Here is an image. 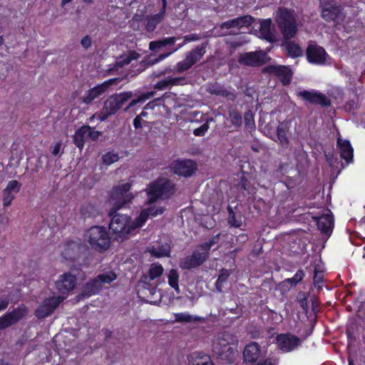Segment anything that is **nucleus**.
<instances>
[{
	"mask_svg": "<svg viewBox=\"0 0 365 365\" xmlns=\"http://www.w3.org/2000/svg\"><path fill=\"white\" fill-rule=\"evenodd\" d=\"M170 250V246L168 244H165L158 247H153L150 252L154 256L157 257H162L168 256Z\"/></svg>",
	"mask_w": 365,
	"mask_h": 365,
	"instance_id": "38",
	"label": "nucleus"
},
{
	"mask_svg": "<svg viewBox=\"0 0 365 365\" xmlns=\"http://www.w3.org/2000/svg\"><path fill=\"white\" fill-rule=\"evenodd\" d=\"M219 241V235H217L216 236L213 237L212 239H210L208 242H205L199 246L200 250L203 252H205L207 255H209V251L210 248L217 244Z\"/></svg>",
	"mask_w": 365,
	"mask_h": 365,
	"instance_id": "42",
	"label": "nucleus"
},
{
	"mask_svg": "<svg viewBox=\"0 0 365 365\" xmlns=\"http://www.w3.org/2000/svg\"><path fill=\"white\" fill-rule=\"evenodd\" d=\"M163 267L160 264H152L148 271V274L143 275L141 278V282L145 284H150V281L160 277L163 274Z\"/></svg>",
	"mask_w": 365,
	"mask_h": 365,
	"instance_id": "26",
	"label": "nucleus"
},
{
	"mask_svg": "<svg viewBox=\"0 0 365 365\" xmlns=\"http://www.w3.org/2000/svg\"><path fill=\"white\" fill-rule=\"evenodd\" d=\"M243 356L246 361H256L260 356V349L258 344L252 342L247 345L244 349Z\"/></svg>",
	"mask_w": 365,
	"mask_h": 365,
	"instance_id": "25",
	"label": "nucleus"
},
{
	"mask_svg": "<svg viewBox=\"0 0 365 365\" xmlns=\"http://www.w3.org/2000/svg\"><path fill=\"white\" fill-rule=\"evenodd\" d=\"M283 46L291 57L296 58L302 56V49L293 41H287L283 43Z\"/></svg>",
	"mask_w": 365,
	"mask_h": 365,
	"instance_id": "32",
	"label": "nucleus"
},
{
	"mask_svg": "<svg viewBox=\"0 0 365 365\" xmlns=\"http://www.w3.org/2000/svg\"><path fill=\"white\" fill-rule=\"evenodd\" d=\"M304 277V272L302 270H298L294 276L290 279H288V282L291 284H296L300 282Z\"/></svg>",
	"mask_w": 365,
	"mask_h": 365,
	"instance_id": "49",
	"label": "nucleus"
},
{
	"mask_svg": "<svg viewBox=\"0 0 365 365\" xmlns=\"http://www.w3.org/2000/svg\"><path fill=\"white\" fill-rule=\"evenodd\" d=\"M61 148V142L56 143L52 150V154L53 155H58L60 153V150Z\"/></svg>",
	"mask_w": 365,
	"mask_h": 365,
	"instance_id": "53",
	"label": "nucleus"
},
{
	"mask_svg": "<svg viewBox=\"0 0 365 365\" xmlns=\"http://www.w3.org/2000/svg\"><path fill=\"white\" fill-rule=\"evenodd\" d=\"M120 107L130 98L133 96V93L131 91L121 93L118 95L114 96Z\"/></svg>",
	"mask_w": 365,
	"mask_h": 365,
	"instance_id": "45",
	"label": "nucleus"
},
{
	"mask_svg": "<svg viewBox=\"0 0 365 365\" xmlns=\"http://www.w3.org/2000/svg\"><path fill=\"white\" fill-rule=\"evenodd\" d=\"M99 96L97 94L96 91L93 88L92 89L89 90L85 96L83 97V101L85 103H90L92 101H93L95 98H98Z\"/></svg>",
	"mask_w": 365,
	"mask_h": 365,
	"instance_id": "47",
	"label": "nucleus"
},
{
	"mask_svg": "<svg viewBox=\"0 0 365 365\" xmlns=\"http://www.w3.org/2000/svg\"><path fill=\"white\" fill-rule=\"evenodd\" d=\"M307 59L310 63L324 65L330 63V58L325 50L314 43H310L307 50Z\"/></svg>",
	"mask_w": 365,
	"mask_h": 365,
	"instance_id": "9",
	"label": "nucleus"
},
{
	"mask_svg": "<svg viewBox=\"0 0 365 365\" xmlns=\"http://www.w3.org/2000/svg\"><path fill=\"white\" fill-rule=\"evenodd\" d=\"M297 96L312 104L328 106L331 103L325 95L315 91H301L297 93Z\"/></svg>",
	"mask_w": 365,
	"mask_h": 365,
	"instance_id": "14",
	"label": "nucleus"
},
{
	"mask_svg": "<svg viewBox=\"0 0 365 365\" xmlns=\"http://www.w3.org/2000/svg\"><path fill=\"white\" fill-rule=\"evenodd\" d=\"M130 187L129 183H123L113 188L110 200L117 208L126 205L133 198L132 193L129 192Z\"/></svg>",
	"mask_w": 365,
	"mask_h": 365,
	"instance_id": "7",
	"label": "nucleus"
},
{
	"mask_svg": "<svg viewBox=\"0 0 365 365\" xmlns=\"http://www.w3.org/2000/svg\"><path fill=\"white\" fill-rule=\"evenodd\" d=\"M175 322H190L197 321V318L187 312L175 313L174 314Z\"/></svg>",
	"mask_w": 365,
	"mask_h": 365,
	"instance_id": "39",
	"label": "nucleus"
},
{
	"mask_svg": "<svg viewBox=\"0 0 365 365\" xmlns=\"http://www.w3.org/2000/svg\"><path fill=\"white\" fill-rule=\"evenodd\" d=\"M64 297L52 296L46 298L36 309V316L39 319L48 317L57 308Z\"/></svg>",
	"mask_w": 365,
	"mask_h": 365,
	"instance_id": "10",
	"label": "nucleus"
},
{
	"mask_svg": "<svg viewBox=\"0 0 365 365\" xmlns=\"http://www.w3.org/2000/svg\"><path fill=\"white\" fill-rule=\"evenodd\" d=\"M277 341L278 347L284 352L291 351L300 344V339L290 334H280Z\"/></svg>",
	"mask_w": 365,
	"mask_h": 365,
	"instance_id": "19",
	"label": "nucleus"
},
{
	"mask_svg": "<svg viewBox=\"0 0 365 365\" xmlns=\"http://www.w3.org/2000/svg\"><path fill=\"white\" fill-rule=\"evenodd\" d=\"M208 257V255L198 247L192 255L183 258L180 262V267L185 269L195 268L202 264Z\"/></svg>",
	"mask_w": 365,
	"mask_h": 365,
	"instance_id": "11",
	"label": "nucleus"
},
{
	"mask_svg": "<svg viewBox=\"0 0 365 365\" xmlns=\"http://www.w3.org/2000/svg\"><path fill=\"white\" fill-rule=\"evenodd\" d=\"M154 95H155V92L154 91H150V92H147L145 93L142 94L138 98L133 99L129 103V105L126 108V110L130 108L131 107L134 106L137 103L145 102V101H147V100L150 99V98L153 97Z\"/></svg>",
	"mask_w": 365,
	"mask_h": 365,
	"instance_id": "40",
	"label": "nucleus"
},
{
	"mask_svg": "<svg viewBox=\"0 0 365 365\" xmlns=\"http://www.w3.org/2000/svg\"><path fill=\"white\" fill-rule=\"evenodd\" d=\"M237 338L235 336L224 332L218 335L212 344L214 354L225 362H232L237 354Z\"/></svg>",
	"mask_w": 365,
	"mask_h": 365,
	"instance_id": "2",
	"label": "nucleus"
},
{
	"mask_svg": "<svg viewBox=\"0 0 365 365\" xmlns=\"http://www.w3.org/2000/svg\"><path fill=\"white\" fill-rule=\"evenodd\" d=\"M2 178H3V166L0 163V181L1 180Z\"/></svg>",
	"mask_w": 365,
	"mask_h": 365,
	"instance_id": "63",
	"label": "nucleus"
},
{
	"mask_svg": "<svg viewBox=\"0 0 365 365\" xmlns=\"http://www.w3.org/2000/svg\"><path fill=\"white\" fill-rule=\"evenodd\" d=\"M171 168L175 174L185 177L190 176L196 170L195 163L190 160L174 161Z\"/></svg>",
	"mask_w": 365,
	"mask_h": 365,
	"instance_id": "16",
	"label": "nucleus"
},
{
	"mask_svg": "<svg viewBox=\"0 0 365 365\" xmlns=\"http://www.w3.org/2000/svg\"><path fill=\"white\" fill-rule=\"evenodd\" d=\"M199 115H200V120L203 122V124L201 126L195 128L193 130V134L195 136H204L210 128L209 123L212 121L213 119L212 118H207L206 115L202 114L200 112L195 111L191 113V122L198 123V120H195V118Z\"/></svg>",
	"mask_w": 365,
	"mask_h": 365,
	"instance_id": "22",
	"label": "nucleus"
},
{
	"mask_svg": "<svg viewBox=\"0 0 365 365\" xmlns=\"http://www.w3.org/2000/svg\"><path fill=\"white\" fill-rule=\"evenodd\" d=\"M163 12H159L158 14L153 15L148 18L146 28L148 31H153L156 26L163 20L164 17Z\"/></svg>",
	"mask_w": 365,
	"mask_h": 365,
	"instance_id": "36",
	"label": "nucleus"
},
{
	"mask_svg": "<svg viewBox=\"0 0 365 365\" xmlns=\"http://www.w3.org/2000/svg\"><path fill=\"white\" fill-rule=\"evenodd\" d=\"M149 48L150 50H155L157 48H161V46L160 45L159 41H151L149 44Z\"/></svg>",
	"mask_w": 365,
	"mask_h": 365,
	"instance_id": "58",
	"label": "nucleus"
},
{
	"mask_svg": "<svg viewBox=\"0 0 365 365\" xmlns=\"http://www.w3.org/2000/svg\"><path fill=\"white\" fill-rule=\"evenodd\" d=\"M336 148L339 150L340 156L347 164L353 162L354 150L349 140L341 138L339 135L336 140Z\"/></svg>",
	"mask_w": 365,
	"mask_h": 365,
	"instance_id": "21",
	"label": "nucleus"
},
{
	"mask_svg": "<svg viewBox=\"0 0 365 365\" xmlns=\"http://www.w3.org/2000/svg\"><path fill=\"white\" fill-rule=\"evenodd\" d=\"M186 84V78L183 76L168 77L165 79L158 82L155 88L163 90L173 86H182Z\"/></svg>",
	"mask_w": 365,
	"mask_h": 365,
	"instance_id": "28",
	"label": "nucleus"
},
{
	"mask_svg": "<svg viewBox=\"0 0 365 365\" xmlns=\"http://www.w3.org/2000/svg\"><path fill=\"white\" fill-rule=\"evenodd\" d=\"M21 184L17 180L9 181L2 192L4 207H9L15 198V194L19 192Z\"/></svg>",
	"mask_w": 365,
	"mask_h": 365,
	"instance_id": "17",
	"label": "nucleus"
},
{
	"mask_svg": "<svg viewBox=\"0 0 365 365\" xmlns=\"http://www.w3.org/2000/svg\"><path fill=\"white\" fill-rule=\"evenodd\" d=\"M267 59V56L263 51L248 52L240 56L239 62L247 66H257L265 63Z\"/></svg>",
	"mask_w": 365,
	"mask_h": 365,
	"instance_id": "15",
	"label": "nucleus"
},
{
	"mask_svg": "<svg viewBox=\"0 0 365 365\" xmlns=\"http://www.w3.org/2000/svg\"><path fill=\"white\" fill-rule=\"evenodd\" d=\"M230 275V273L227 270H225L223 271L219 276L217 280V286L218 287L220 284L223 283L224 282H225L227 279V277H229Z\"/></svg>",
	"mask_w": 365,
	"mask_h": 365,
	"instance_id": "50",
	"label": "nucleus"
},
{
	"mask_svg": "<svg viewBox=\"0 0 365 365\" xmlns=\"http://www.w3.org/2000/svg\"><path fill=\"white\" fill-rule=\"evenodd\" d=\"M85 240L92 249L98 252L108 250L110 245L108 232L103 226L91 227L86 232Z\"/></svg>",
	"mask_w": 365,
	"mask_h": 365,
	"instance_id": "3",
	"label": "nucleus"
},
{
	"mask_svg": "<svg viewBox=\"0 0 365 365\" xmlns=\"http://www.w3.org/2000/svg\"><path fill=\"white\" fill-rule=\"evenodd\" d=\"M100 135L99 131L95 130L90 126L83 125L75 133L73 141L79 149H82L86 140H95L98 138Z\"/></svg>",
	"mask_w": 365,
	"mask_h": 365,
	"instance_id": "8",
	"label": "nucleus"
},
{
	"mask_svg": "<svg viewBox=\"0 0 365 365\" xmlns=\"http://www.w3.org/2000/svg\"><path fill=\"white\" fill-rule=\"evenodd\" d=\"M80 247L78 243L71 242L63 246L62 255L66 259H73L79 252Z\"/></svg>",
	"mask_w": 365,
	"mask_h": 365,
	"instance_id": "31",
	"label": "nucleus"
},
{
	"mask_svg": "<svg viewBox=\"0 0 365 365\" xmlns=\"http://www.w3.org/2000/svg\"><path fill=\"white\" fill-rule=\"evenodd\" d=\"M133 125L135 128H139L142 127L140 116L135 117V118L133 120Z\"/></svg>",
	"mask_w": 365,
	"mask_h": 365,
	"instance_id": "59",
	"label": "nucleus"
},
{
	"mask_svg": "<svg viewBox=\"0 0 365 365\" xmlns=\"http://www.w3.org/2000/svg\"><path fill=\"white\" fill-rule=\"evenodd\" d=\"M139 55L135 51H130L127 55L121 57V60L118 61V64L121 66L129 64L132 60L137 59Z\"/></svg>",
	"mask_w": 365,
	"mask_h": 365,
	"instance_id": "43",
	"label": "nucleus"
},
{
	"mask_svg": "<svg viewBox=\"0 0 365 365\" xmlns=\"http://www.w3.org/2000/svg\"><path fill=\"white\" fill-rule=\"evenodd\" d=\"M244 118L247 127L250 128H253L255 127L254 116L250 110L245 113Z\"/></svg>",
	"mask_w": 365,
	"mask_h": 365,
	"instance_id": "48",
	"label": "nucleus"
},
{
	"mask_svg": "<svg viewBox=\"0 0 365 365\" xmlns=\"http://www.w3.org/2000/svg\"><path fill=\"white\" fill-rule=\"evenodd\" d=\"M27 313L24 308H18L0 317V330L4 329L23 318Z\"/></svg>",
	"mask_w": 365,
	"mask_h": 365,
	"instance_id": "18",
	"label": "nucleus"
},
{
	"mask_svg": "<svg viewBox=\"0 0 365 365\" xmlns=\"http://www.w3.org/2000/svg\"><path fill=\"white\" fill-rule=\"evenodd\" d=\"M252 22L253 18L250 15H245L222 23L221 24V28L227 29L231 28L241 29L243 27H248Z\"/></svg>",
	"mask_w": 365,
	"mask_h": 365,
	"instance_id": "23",
	"label": "nucleus"
},
{
	"mask_svg": "<svg viewBox=\"0 0 365 365\" xmlns=\"http://www.w3.org/2000/svg\"><path fill=\"white\" fill-rule=\"evenodd\" d=\"M188 361L190 365H213L208 355L200 352H194L190 354Z\"/></svg>",
	"mask_w": 365,
	"mask_h": 365,
	"instance_id": "29",
	"label": "nucleus"
},
{
	"mask_svg": "<svg viewBox=\"0 0 365 365\" xmlns=\"http://www.w3.org/2000/svg\"><path fill=\"white\" fill-rule=\"evenodd\" d=\"M9 305V300L6 298H0V311L5 309Z\"/></svg>",
	"mask_w": 365,
	"mask_h": 365,
	"instance_id": "56",
	"label": "nucleus"
},
{
	"mask_svg": "<svg viewBox=\"0 0 365 365\" xmlns=\"http://www.w3.org/2000/svg\"><path fill=\"white\" fill-rule=\"evenodd\" d=\"M264 71L273 73L281 78L284 85L289 83L292 73L290 68L287 66L280 65H271L265 67Z\"/></svg>",
	"mask_w": 365,
	"mask_h": 365,
	"instance_id": "20",
	"label": "nucleus"
},
{
	"mask_svg": "<svg viewBox=\"0 0 365 365\" xmlns=\"http://www.w3.org/2000/svg\"><path fill=\"white\" fill-rule=\"evenodd\" d=\"M206 44L202 43L194 50L188 52L185 55L184 60L179 61L175 69L178 73H182L190 69L195 63L199 61L205 53Z\"/></svg>",
	"mask_w": 365,
	"mask_h": 365,
	"instance_id": "5",
	"label": "nucleus"
},
{
	"mask_svg": "<svg viewBox=\"0 0 365 365\" xmlns=\"http://www.w3.org/2000/svg\"><path fill=\"white\" fill-rule=\"evenodd\" d=\"M120 108L115 96H111L106 101L101 113L99 114H93L90 118V121L91 122L96 118H98L100 121H104L108 116L115 114Z\"/></svg>",
	"mask_w": 365,
	"mask_h": 365,
	"instance_id": "13",
	"label": "nucleus"
},
{
	"mask_svg": "<svg viewBox=\"0 0 365 365\" xmlns=\"http://www.w3.org/2000/svg\"><path fill=\"white\" fill-rule=\"evenodd\" d=\"M229 222L232 226H234L235 227H239L241 225V222L237 221L234 216L230 217Z\"/></svg>",
	"mask_w": 365,
	"mask_h": 365,
	"instance_id": "57",
	"label": "nucleus"
},
{
	"mask_svg": "<svg viewBox=\"0 0 365 365\" xmlns=\"http://www.w3.org/2000/svg\"><path fill=\"white\" fill-rule=\"evenodd\" d=\"M138 116H140V119H141L142 117H146L147 116V113L145 112V111H142Z\"/></svg>",
	"mask_w": 365,
	"mask_h": 365,
	"instance_id": "64",
	"label": "nucleus"
},
{
	"mask_svg": "<svg viewBox=\"0 0 365 365\" xmlns=\"http://www.w3.org/2000/svg\"><path fill=\"white\" fill-rule=\"evenodd\" d=\"M101 284L104 287L117 279V274L113 271H108L98 275Z\"/></svg>",
	"mask_w": 365,
	"mask_h": 365,
	"instance_id": "37",
	"label": "nucleus"
},
{
	"mask_svg": "<svg viewBox=\"0 0 365 365\" xmlns=\"http://www.w3.org/2000/svg\"><path fill=\"white\" fill-rule=\"evenodd\" d=\"M289 129L288 122H282L279 124L277 128V142L283 147H287L289 144L287 134Z\"/></svg>",
	"mask_w": 365,
	"mask_h": 365,
	"instance_id": "30",
	"label": "nucleus"
},
{
	"mask_svg": "<svg viewBox=\"0 0 365 365\" xmlns=\"http://www.w3.org/2000/svg\"><path fill=\"white\" fill-rule=\"evenodd\" d=\"M115 81V79H109L108 81H104L103 83L95 86L93 88L95 89V91H96L97 94L100 96L102 93H103L108 89V88L110 86H111Z\"/></svg>",
	"mask_w": 365,
	"mask_h": 365,
	"instance_id": "44",
	"label": "nucleus"
},
{
	"mask_svg": "<svg viewBox=\"0 0 365 365\" xmlns=\"http://www.w3.org/2000/svg\"><path fill=\"white\" fill-rule=\"evenodd\" d=\"M154 106H155L154 102L151 101V102H149L148 103H147L144 108L145 109H153L154 108Z\"/></svg>",
	"mask_w": 365,
	"mask_h": 365,
	"instance_id": "60",
	"label": "nucleus"
},
{
	"mask_svg": "<svg viewBox=\"0 0 365 365\" xmlns=\"http://www.w3.org/2000/svg\"><path fill=\"white\" fill-rule=\"evenodd\" d=\"M163 7L160 12H163V14L165 13V9L167 5V1L166 0H162Z\"/></svg>",
	"mask_w": 365,
	"mask_h": 365,
	"instance_id": "61",
	"label": "nucleus"
},
{
	"mask_svg": "<svg viewBox=\"0 0 365 365\" xmlns=\"http://www.w3.org/2000/svg\"><path fill=\"white\" fill-rule=\"evenodd\" d=\"M103 163L106 165H110L119 160L118 154L114 152H108L102 157Z\"/></svg>",
	"mask_w": 365,
	"mask_h": 365,
	"instance_id": "41",
	"label": "nucleus"
},
{
	"mask_svg": "<svg viewBox=\"0 0 365 365\" xmlns=\"http://www.w3.org/2000/svg\"><path fill=\"white\" fill-rule=\"evenodd\" d=\"M175 192L174 185L168 179L161 178L150 185L147 189V207L144 208L133 222L126 215H115L110 222L109 228L115 240L123 241L135 228L142 227L150 217H156L164 212L163 206L154 205L157 200L167 198Z\"/></svg>",
	"mask_w": 365,
	"mask_h": 365,
	"instance_id": "1",
	"label": "nucleus"
},
{
	"mask_svg": "<svg viewBox=\"0 0 365 365\" xmlns=\"http://www.w3.org/2000/svg\"><path fill=\"white\" fill-rule=\"evenodd\" d=\"M76 284V277L71 272L60 274L55 282L56 288L62 294H67L72 291Z\"/></svg>",
	"mask_w": 365,
	"mask_h": 365,
	"instance_id": "12",
	"label": "nucleus"
},
{
	"mask_svg": "<svg viewBox=\"0 0 365 365\" xmlns=\"http://www.w3.org/2000/svg\"><path fill=\"white\" fill-rule=\"evenodd\" d=\"M318 228L324 233H328L333 227L334 220L330 210L326 212L318 217H315Z\"/></svg>",
	"mask_w": 365,
	"mask_h": 365,
	"instance_id": "24",
	"label": "nucleus"
},
{
	"mask_svg": "<svg viewBox=\"0 0 365 365\" xmlns=\"http://www.w3.org/2000/svg\"><path fill=\"white\" fill-rule=\"evenodd\" d=\"M276 22L286 39L293 38L297 31V26L293 12L287 9H279L276 14Z\"/></svg>",
	"mask_w": 365,
	"mask_h": 365,
	"instance_id": "4",
	"label": "nucleus"
},
{
	"mask_svg": "<svg viewBox=\"0 0 365 365\" xmlns=\"http://www.w3.org/2000/svg\"><path fill=\"white\" fill-rule=\"evenodd\" d=\"M277 362L275 359H267L262 362L259 363L257 365H277Z\"/></svg>",
	"mask_w": 365,
	"mask_h": 365,
	"instance_id": "54",
	"label": "nucleus"
},
{
	"mask_svg": "<svg viewBox=\"0 0 365 365\" xmlns=\"http://www.w3.org/2000/svg\"><path fill=\"white\" fill-rule=\"evenodd\" d=\"M176 40H177V38L175 37H170V38H163V39L159 41V42H160V45L161 46V47H163L168 44L175 43Z\"/></svg>",
	"mask_w": 365,
	"mask_h": 365,
	"instance_id": "51",
	"label": "nucleus"
},
{
	"mask_svg": "<svg viewBox=\"0 0 365 365\" xmlns=\"http://www.w3.org/2000/svg\"><path fill=\"white\" fill-rule=\"evenodd\" d=\"M271 24V19L263 20L260 24V33L264 38L269 41H271L272 38V34L270 30Z\"/></svg>",
	"mask_w": 365,
	"mask_h": 365,
	"instance_id": "34",
	"label": "nucleus"
},
{
	"mask_svg": "<svg viewBox=\"0 0 365 365\" xmlns=\"http://www.w3.org/2000/svg\"><path fill=\"white\" fill-rule=\"evenodd\" d=\"M322 282V274L319 272H315L314 277V284L319 287Z\"/></svg>",
	"mask_w": 365,
	"mask_h": 365,
	"instance_id": "52",
	"label": "nucleus"
},
{
	"mask_svg": "<svg viewBox=\"0 0 365 365\" xmlns=\"http://www.w3.org/2000/svg\"><path fill=\"white\" fill-rule=\"evenodd\" d=\"M322 17L327 21L339 22L344 18L341 9L334 0H322Z\"/></svg>",
	"mask_w": 365,
	"mask_h": 365,
	"instance_id": "6",
	"label": "nucleus"
},
{
	"mask_svg": "<svg viewBox=\"0 0 365 365\" xmlns=\"http://www.w3.org/2000/svg\"><path fill=\"white\" fill-rule=\"evenodd\" d=\"M73 0H62L61 1V6H64L66 4L71 2Z\"/></svg>",
	"mask_w": 365,
	"mask_h": 365,
	"instance_id": "62",
	"label": "nucleus"
},
{
	"mask_svg": "<svg viewBox=\"0 0 365 365\" xmlns=\"http://www.w3.org/2000/svg\"><path fill=\"white\" fill-rule=\"evenodd\" d=\"M103 286L97 276L85 284L82 295L88 297L91 295L96 294L103 289Z\"/></svg>",
	"mask_w": 365,
	"mask_h": 365,
	"instance_id": "27",
	"label": "nucleus"
},
{
	"mask_svg": "<svg viewBox=\"0 0 365 365\" xmlns=\"http://www.w3.org/2000/svg\"><path fill=\"white\" fill-rule=\"evenodd\" d=\"M168 279L169 285L179 292V274L176 269H172L168 272Z\"/></svg>",
	"mask_w": 365,
	"mask_h": 365,
	"instance_id": "35",
	"label": "nucleus"
},
{
	"mask_svg": "<svg viewBox=\"0 0 365 365\" xmlns=\"http://www.w3.org/2000/svg\"><path fill=\"white\" fill-rule=\"evenodd\" d=\"M230 118L231 123L235 127H240L242 125V116L239 113L236 111H230Z\"/></svg>",
	"mask_w": 365,
	"mask_h": 365,
	"instance_id": "46",
	"label": "nucleus"
},
{
	"mask_svg": "<svg viewBox=\"0 0 365 365\" xmlns=\"http://www.w3.org/2000/svg\"><path fill=\"white\" fill-rule=\"evenodd\" d=\"M91 41L88 36H85L81 40V45L84 48H88L91 46Z\"/></svg>",
	"mask_w": 365,
	"mask_h": 365,
	"instance_id": "55",
	"label": "nucleus"
},
{
	"mask_svg": "<svg viewBox=\"0 0 365 365\" xmlns=\"http://www.w3.org/2000/svg\"><path fill=\"white\" fill-rule=\"evenodd\" d=\"M199 39H200V36L197 34H190V35H187V36H184V41H183V43H182L181 44H179L178 48L174 49L173 51H171L170 53H168L166 54H161V55H160L158 58L154 61V63H158V61L165 59L171 53L176 51L178 49H179L181 47H182L185 43H187L188 42H191V41H197Z\"/></svg>",
	"mask_w": 365,
	"mask_h": 365,
	"instance_id": "33",
	"label": "nucleus"
}]
</instances>
